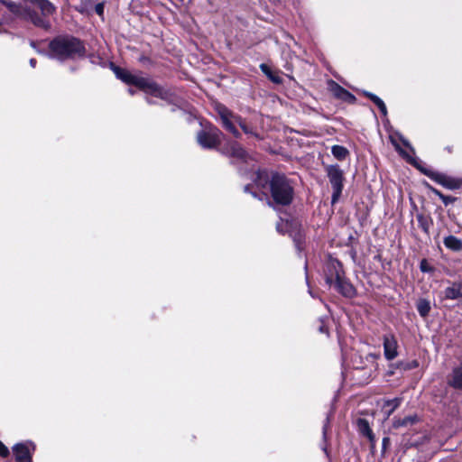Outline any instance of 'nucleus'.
I'll return each instance as SVG.
<instances>
[{
	"label": "nucleus",
	"instance_id": "f257e3e1",
	"mask_svg": "<svg viewBox=\"0 0 462 462\" xmlns=\"http://www.w3.org/2000/svg\"><path fill=\"white\" fill-rule=\"evenodd\" d=\"M55 10V6L49 0H24L20 18L48 31L51 26L50 17Z\"/></svg>",
	"mask_w": 462,
	"mask_h": 462
},
{
	"label": "nucleus",
	"instance_id": "f03ea898",
	"mask_svg": "<svg viewBox=\"0 0 462 462\" xmlns=\"http://www.w3.org/2000/svg\"><path fill=\"white\" fill-rule=\"evenodd\" d=\"M85 53L82 42L72 36H58L49 44V56L60 61L82 58Z\"/></svg>",
	"mask_w": 462,
	"mask_h": 462
},
{
	"label": "nucleus",
	"instance_id": "7ed1b4c3",
	"mask_svg": "<svg viewBox=\"0 0 462 462\" xmlns=\"http://www.w3.org/2000/svg\"><path fill=\"white\" fill-rule=\"evenodd\" d=\"M113 70L117 79H121L126 84L134 85L140 89L143 90L145 93L156 97H160L161 99L168 100L170 98L171 95L169 91L163 89L147 78L132 74L128 70L119 67H114Z\"/></svg>",
	"mask_w": 462,
	"mask_h": 462
},
{
	"label": "nucleus",
	"instance_id": "20e7f679",
	"mask_svg": "<svg viewBox=\"0 0 462 462\" xmlns=\"http://www.w3.org/2000/svg\"><path fill=\"white\" fill-rule=\"evenodd\" d=\"M326 283L334 286L343 296L352 298L356 294L354 286L346 280L342 264L336 259H330L325 271Z\"/></svg>",
	"mask_w": 462,
	"mask_h": 462
},
{
	"label": "nucleus",
	"instance_id": "39448f33",
	"mask_svg": "<svg viewBox=\"0 0 462 462\" xmlns=\"http://www.w3.org/2000/svg\"><path fill=\"white\" fill-rule=\"evenodd\" d=\"M270 191L273 202L287 206L291 203L294 189L290 180L282 174L274 173L270 180Z\"/></svg>",
	"mask_w": 462,
	"mask_h": 462
},
{
	"label": "nucleus",
	"instance_id": "423d86ee",
	"mask_svg": "<svg viewBox=\"0 0 462 462\" xmlns=\"http://www.w3.org/2000/svg\"><path fill=\"white\" fill-rule=\"evenodd\" d=\"M216 111L219 116L223 126L232 133L236 137L239 136V132L235 126V123L238 124L245 134L249 133V130L242 118L232 113L226 106L222 104L216 105Z\"/></svg>",
	"mask_w": 462,
	"mask_h": 462
},
{
	"label": "nucleus",
	"instance_id": "0eeeda50",
	"mask_svg": "<svg viewBox=\"0 0 462 462\" xmlns=\"http://www.w3.org/2000/svg\"><path fill=\"white\" fill-rule=\"evenodd\" d=\"M326 172L333 189L331 201L334 204L338 200L343 190L344 173L337 164L328 165Z\"/></svg>",
	"mask_w": 462,
	"mask_h": 462
},
{
	"label": "nucleus",
	"instance_id": "6e6552de",
	"mask_svg": "<svg viewBox=\"0 0 462 462\" xmlns=\"http://www.w3.org/2000/svg\"><path fill=\"white\" fill-rule=\"evenodd\" d=\"M222 133L216 127H208L198 133L197 140L205 149L216 148L221 143Z\"/></svg>",
	"mask_w": 462,
	"mask_h": 462
},
{
	"label": "nucleus",
	"instance_id": "1a4fd4ad",
	"mask_svg": "<svg viewBox=\"0 0 462 462\" xmlns=\"http://www.w3.org/2000/svg\"><path fill=\"white\" fill-rule=\"evenodd\" d=\"M35 447L32 442L18 443L13 447L16 462H32V452Z\"/></svg>",
	"mask_w": 462,
	"mask_h": 462
},
{
	"label": "nucleus",
	"instance_id": "9d476101",
	"mask_svg": "<svg viewBox=\"0 0 462 462\" xmlns=\"http://www.w3.org/2000/svg\"><path fill=\"white\" fill-rule=\"evenodd\" d=\"M448 285L442 291L441 294L444 300H461L462 299V281L448 282Z\"/></svg>",
	"mask_w": 462,
	"mask_h": 462
},
{
	"label": "nucleus",
	"instance_id": "9b49d317",
	"mask_svg": "<svg viewBox=\"0 0 462 462\" xmlns=\"http://www.w3.org/2000/svg\"><path fill=\"white\" fill-rule=\"evenodd\" d=\"M223 152L227 156L238 160V161H247L248 155L245 149L241 147L236 142L228 143L224 148Z\"/></svg>",
	"mask_w": 462,
	"mask_h": 462
},
{
	"label": "nucleus",
	"instance_id": "f8f14e48",
	"mask_svg": "<svg viewBox=\"0 0 462 462\" xmlns=\"http://www.w3.org/2000/svg\"><path fill=\"white\" fill-rule=\"evenodd\" d=\"M398 343L395 337L392 334L383 337V352L387 360H393L398 356Z\"/></svg>",
	"mask_w": 462,
	"mask_h": 462
},
{
	"label": "nucleus",
	"instance_id": "ddd939ff",
	"mask_svg": "<svg viewBox=\"0 0 462 462\" xmlns=\"http://www.w3.org/2000/svg\"><path fill=\"white\" fill-rule=\"evenodd\" d=\"M427 175L436 181L437 183L442 185L445 188L454 189L459 188V182L443 173L431 171L430 173H427Z\"/></svg>",
	"mask_w": 462,
	"mask_h": 462
},
{
	"label": "nucleus",
	"instance_id": "4468645a",
	"mask_svg": "<svg viewBox=\"0 0 462 462\" xmlns=\"http://www.w3.org/2000/svg\"><path fill=\"white\" fill-rule=\"evenodd\" d=\"M358 431L365 437H366L371 442L372 446L374 445L375 438L369 426L368 421L365 419H358L356 421Z\"/></svg>",
	"mask_w": 462,
	"mask_h": 462
},
{
	"label": "nucleus",
	"instance_id": "2eb2a0df",
	"mask_svg": "<svg viewBox=\"0 0 462 462\" xmlns=\"http://www.w3.org/2000/svg\"><path fill=\"white\" fill-rule=\"evenodd\" d=\"M401 398L390 399L384 402L383 411L386 419H388L393 413V411L401 405Z\"/></svg>",
	"mask_w": 462,
	"mask_h": 462
},
{
	"label": "nucleus",
	"instance_id": "dca6fc26",
	"mask_svg": "<svg viewBox=\"0 0 462 462\" xmlns=\"http://www.w3.org/2000/svg\"><path fill=\"white\" fill-rule=\"evenodd\" d=\"M419 421V417L417 415H410L403 419H394L393 421V427L394 429H399L401 427H408Z\"/></svg>",
	"mask_w": 462,
	"mask_h": 462
},
{
	"label": "nucleus",
	"instance_id": "f3484780",
	"mask_svg": "<svg viewBox=\"0 0 462 462\" xmlns=\"http://www.w3.org/2000/svg\"><path fill=\"white\" fill-rule=\"evenodd\" d=\"M443 243L447 248L452 251L457 252L462 249V241L455 236H448L444 238Z\"/></svg>",
	"mask_w": 462,
	"mask_h": 462
},
{
	"label": "nucleus",
	"instance_id": "a211bd4d",
	"mask_svg": "<svg viewBox=\"0 0 462 462\" xmlns=\"http://www.w3.org/2000/svg\"><path fill=\"white\" fill-rule=\"evenodd\" d=\"M363 94L367 97L371 101L374 102V104L379 108L380 112L383 116H387V108L384 104V102L376 95L368 92V91H363Z\"/></svg>",
	"mask_w": 462,
	"mask_h": 462
},
{
	"label": "nucleus",
	"instance_id": "6ab92c4d",
	"mask_svg": "<svg viewBox=\"0 0 462 462\" xmlns=\"http://www.w3.org/2000/svg\"><path fill=\"white\" fill-rule=\"evenodd\" d=\"M419 226L422 229V231L426 234H430V228L432 226V219L430 217L424 216L423 214H418L416 216Z\"/></svg>",
	"mask_w": 462,
	"mask_h": 462
},
{
	"label": "nucleus",
	"instance_id": "aec40b11",
	"mask_svg": "<svg viewBox=\"0 0 462 462\" xmlns=\"http://www.w3.org/2000/svg\"><path fill=\"white\" fill-rule=\"evenodd\" d=\"M3 5H5L8 10L14 14L17 17H21L22 12L23 11V5L17 4L11 0H0Z\"/></svg>",
	"mask_w": 462,
	"mask_h": 462
},
{
	"label": "nucleus",
	"instance_id": "412c9836",
	"mask_svg": "<svg viewBox=\"0 0 462 462\" xmlns=\"http://www.w3.org/2000/svg\"><path fill=\"white\" fill-rule=\"evenodd\" d=\"M260 69L262 72L265 74L273 83L280 84L282 82V78L278 74L273 73L268 65L262 63L260 65Z\"/></svg>",
	"mask_w": 462,
	"mask_h": 462
},
{
	"label": "nucleus",
	"instance_id": "4be33fe9",
	"mask_svg": "<svg viewBox=\"0 0 462 462\" xmlns=\"http://www.w3.org/2000/svg\"><path fill=\"white\" fill-rule=\"evenodd\" d=\"M331 152L333 156L339 161L345 160L349 154L348 150L341 145H333L331 148Z\"/></svg>",
	"mask_w": 462,
	"mask_h": 462
},
{
	"label": "nucleus",
	"instance_id": "5701e85b",
	"mask_svg": "<svg viewBox=\"0 0 462 462\" xmlns=\"http://www.w3.org/2000/svg\"><path fill=\"white\" fill-rule=\"evenodd\" d=\"M449 383L455 388H462V365L454 369Z\"/></svg>",
	"mask_w": 462,
	"mask_h": 462
},
{
	"label": "nucleus",
	"instance_id": "b1692460",
	"mask_svg": "<svg viewBox=\"0 0 462 462\" xmlns=\"http://www.w3.org/2000/svg\"><path fill=\"white\" fill-rule=\"evenodd\" d=\"M417 310L419 312V314L425 318L429 315L430 311V301L428 300H425V299H420L418 302H417Z\"/></svg>",
	"mask_w": 462,
	"mask_h": 462
},
{
	"label": "nucleus",
	"instance_id": "393cba45",
	"mask_svg": "<svg viewBox=\"0 0 462 462\" xmlns=\"http://www.w3.org/2000/svg\"><path fill=\"white\" fill-rule=\"evenodd\" d=\"M433 192L442 200L445 206H448L456 201V198L451 196H446L437 189H433Z\"/></svg>",
	"mask_w": 462,
	"mask_h": 462
},
{
	"label": "nucleus",
	"instance_id": "a878e982",
	"mask_svg": "<svg viewBox=\"0 0 462 462\" xmlns=\"http://www.w3.org/2000/svg\"><path fill=\"white\" fill-rule=\"evenodd\" d=\"M331 90L334 93V95L338 98H341L342 96L345 95V93L346 92L345 88H343L341 86L335 82L331 83Z\"/></svg>",
	"mask_w": 462,
	"mask_h": 462
},
{
	"label": "nucleus",
	"instance_id": "bb28decb",
	"mask_svg": "<svg viewBox=\"0 0 462 462\" xmlns=\"http://www.w3.org/2000/svg\"><path fill=\"white\" fill-rule=\"evenodd\" d=\"M420 270L422 273H432L434 268L429 263L426 259H422L420 263Z\"/></svg>",
	"mask_w": 462,
	"mask_h": 462
},
{
	"label": "nucleus",
	"instance_id": "cd10ccee",
	"mask_svg": "<svg viewBox=\"0 0 462 462\" xmlns=\"http://www.w3.org/2000/svg\"><path fill=\"white\" fill-rule=\"evenodd\" d=\"M9 453L10 452L7 447L2 441H0V456L3 457H8Z\"/></svg>",
	"mask_w": 462,
	"mask_h": 462
},
{
	"label": "nucleus",
	"instance_id": "c85d7f7f",
	"mask_svg": "<svg viewBox=\"0 0 462 462\" xmlns=\"http://www.w3.org/2000/svg\"><path fill=\"white\" fill-rule=\"evenodd\" d=\"M341 99L348 102H353L356 99V97L346 90L345 95L342 96Z\"/></svg>",
	"mask_w": 462,
	"mask_h": 462
},
{
	"label": "nucleus",
	"instance_id": "c756f323",
	"mask_svg": "<svg viewBox=\"0 0 462 462\" xmlns=\"http://www.w3.org/2000/svg\"><path fill=\"white\" fill-rule=\"evenodd\" d=\"M400 365L404 369V370H408V369H412V368H415L418 366V363L416 361L411 363V364H406V365H403V364H400Z\"/></svg>",
	"mask_w": 462,
	"mask_h": 462
},
{
	"label": "nucleus",
	"instance_id": "7c9ffc66",
	"mask_svg": "<svg viewBox=\"0 0 462 462\" xmlns=\"http://www.w3.org/2000/svg\"><path fill=\"white\" fill-rule=\"evenodd\" d=\"M95 10L97 14L102 15L104 12V5L102 4H97Z\"/></svg>",
	"mask_w": 462,
	"mask_h": 462
},
{
	"label": "nucleus",
	"instance_id": "2f4dec72",
	"mask_svg": "<svg viewBox=\"0 0 462 462\" xmlns=\"http://www.w3.org/2000/svg\"><path fill=\"white\" fill-rule=\"evenodd\" d=\"M383 449L385 450L387 447L390 445V439L388 437H385L383 439Z\"/></svg>",
	"mask_w": 462,
	"mask_h": 462
},
{
	"label": "nucleus",
	"instance_id": "473e14b6",
	"mask_svg": "<svg viewBox=\"0 0 462 462\" xmlns=\"http://www.w3.org/2000/svg\"><path fill=\"white\" fill-rule=\"evenodd\" d=\"M328 423H329V418L327 417L326 423L323 426V436H324V438H326V435H327V430H328Z\"/></svg>",
	"mask_w": 462,
	"mask_h": 462
},
{
	"label": "nucleus",
	"instance_id": "72a5a7b5",
	"mask_svg": "<svg viewBox=\"0 0 462 462\" xmlns=\"http://www.w3.org/2000/svg\"><path fill=\"white\" fill-rule=\"evenodd\" d=\"M319 332L321 333H328V328L324 325V319H321V325L319 328Z\"/></svg>",
	"mask_w": 462,
	"mask_h": 462
},
{
	"label": "nucleus",
	"instance_id": "f704fd0d",
	"mask_svg": "<svg viewBox=\"0 0 462 462\" xmlns=\"http://www.w3.org/2000/svg\"><path fill=\"white\" fill-rule=\"evenodd\" d=\"M8 23H9V20H8V19H6V18H4V17H3L2 19H0V32H3V30H2V26H3L4 24Z\"/></svg>",
	"mask_w": 462,
	"mask_h": 462
},
{
	"label": "nucleus",
	"instance_id": "c9c22d12",
	"mask_svg": "<svg viewBox=\"0 0 462 462\" xmlns=\"http://www.w3.org/2000/svg\"><path fill=\"white\" fill-rule=\"evenodd\" d=\"M262 176H263L262 172H257V178L259 180L255 181V185L258 186V187L262 185V183H261Z\"/></svg>",
	"mask_w": 462,
	"mask_h": 462
},
{
	"label": "nucleus",
	"instance_id": "e433bc0d",
	"mask_svg": "<svg viewBox=\"0 0 462 462\" xmlns=\"http://www.w3.org/2000/svg\"><path fill=\"white\" fill-rule=\"evenodd\" d=\"M30 65H31L32 68H35V66H36V60H35V59H31V60H30Z\"/></svg>",
	"mask_w": 462,
	"mask_h": 462
},
{
	"label": "nucleus",
	"instance_id": "4c0bfd02",
	"mask_svg": "<svg viewBox=\"0 0 462 462\" xmlns=\"http://www.w3.org/2000/svg\"><path fill=\"white\" fill-rule=\"evenodd\" d=\"M402 143H403V144H404L406 147H408V148H411V147L410 143H409L406 140H402Z\"/></svg>",
	"mask_w": 462,
	"mask_h": 462
},
{
	"label": "nucleus",
	"instance_id": "58836bf2",
	"mask_svg": "<svg viewBox=\"0 0 462 462\" xmlns=\"http://www.w3.org/2000/svg\"><path fill=\"white\" fill-rule=\"evenodd\" d=\"M250 189H251V186H250V185H246V186H245V192H251V191H250Z\"/></svg>",
	"mask_w": 462,
	"mask_h": 462
},
{
	"label": "nucleus",
	"instance_id": "ea45409f",
	"mask_svg": "<svg viewBox=\"0 0 462 462\" xmlns=\"http://www.w3.org/2000/svg\"><path fill=\"white\" fill-rule=\"evenodd\" d=\"M277 230H278L279 232H281V233H282V232H283V229L282 228V225H281V224H278V225H277Z\"/></svg>",
	"mask_w": 462,
	"mask_h": 462
},
{
	"label": "nucleus",
	"instance_id": "a19ab883",
	"mask_svg": "<svg viewBox=\"0 0 462 462\" xmlns=\"http://www.w3.org/2000/svg\"><path fill=\"white\" fill-rule=\"evenodd\" d=\"M128 91H129L130 95H134V91L132 88H129Z\"/></svg>",
	"mask_w": 462,
	"mask_h": 462
},
{
	"label": "nucleus",
	"instance_id": "79ce46f5",
	"mask_svg": "<svg viewBox=\"0 0 462 462\" xmlns=\"http://www.w3.org/2000/svg\"><path fill=\"white\" fill-rule=\"evenodd\" d=\"M31 45H32V47H33V48H34V46H35L34 42H31Z\"/></svg>",
	"mask_w": 462,
	"mask_h": 462
},
{
	"label": "nucleus",
	"instance_id": "37998d69",
	"mask_svg": "<svg viewBox=\"0 0 462 462\" xmlns=\"http://www.w3.org/2000/svg\"><path fill=\"white\" fill-rule=\"evenodd\" d=\"M251 193H252V195H253L254 197H256V193H255V192H251Z\"/></svg>",
	"mask_w": 462,
	"mask_h": 462
}]
</instances>
